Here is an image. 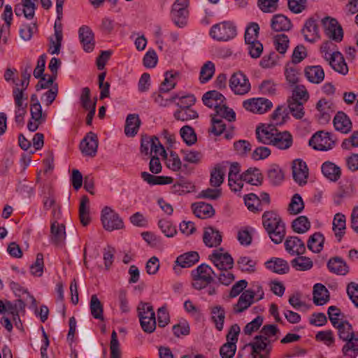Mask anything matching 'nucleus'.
<instances>
[{
	"mask_svg": "<svg viewBox=\"0 0 358 358\" xmlns=\"http://www.w3.org/2000/svg\"><path fill=\"white\" fill-rule=\"evenodd\" d=\"M262 224L275 244L282 242L286 235L285 224L275 211H265L262 215Z\"/></svg>",
	"mask_w": 358,
	"mask_h": 358,
	"instance_id": "nucleus-1",
	"label": "nucleus"
},
{
	"mask_svg": "<svg viewBox=\"0 0 358 358\" xmlns=\"http://www.w3.org/2000/svg\"><path fill=\"white\" fill-rule=\"evenodd\" d=\"M213 275H216V273L210 266L206 264L199 265L192 271V287L197 290L206 288L213 282Z\"/></svg>",
	"mask_w": 358,
	"mask_h": 358,
	"instance_id": "nucleus-2",
	"label": "nucleus"
},
{
	"mask_svg": "<svg viewBox=\"0 0 358 358\" xmlns=\"http://www.w3.org/2000/svg\"><path fill=\"white\" fill-rule=\"evenodd\" d=\"M236 34V27L229 21L216 24L211 27L210 31V36L220 41H227L234 38Z\"/></svg>",
	"mask_w": 358,
	"mask_h": 358,
	"instance_id": "nucleus-3",
	"label": "nucleus"
},
{
	"mask_svg": "<svg viewBox=\"0 0 358 358\" xmlns=\"http://www.w3.org/2000/svg\"><path fill=\"white\" fill-rule=\"evenodd\" d=\"M101 222L103 228L109 231L124 227V223L120 215L110 207L106 206L101 210Z\"/></svg>",
	"mask_w": 358,
	"mask_h": 358,
	"instance_id": "nucleus-4",
	"label": "nucleus"
},
{
	"mask_svg": "<svg viewBox=\"0 0 358 358\" xmlns=\"http://www.w3.org/2000/svg\"><path fill=\"white\" fill-rule=\"evenodd\" d=\"M188 3V0H176L172 6L171 17L178 27H184L187 24Z\"/></svg>",
	"mask_w": 358,
	"mask_h": 358,
	"instance_id": "nucleus-5",
	"label": "nucleus"
},
{
	"mask_svg": "<svg viewBox=\"0 0 358 358\" xmlns=\"http://www.w3.org/2000/svg\"><path fill=\"white\" fill-rule=\"evenodd\" d=\"M336 144L332 135L329 132L317 131L309 140V145L313 149L327 151L332 149Z\"/></svg>",
	"mask_w": 358,
	"mask_h": 358,
	"instance_id": "nucleus-6",
	"label": "nucleus"
},
{
	"mask_svg": "<svg viewBox=\"0 0 358 358\" xmlns=\"http://www.w3.org/2000/svg\"><path fill=\"white\" fill-rule=\"evenodd\" d=\"M224 249L214 250L209 256L208 259L213 265L220 271L230 270L234 266V259L228 252H223Z\"/></svg>",
	"mask_w": 358,
	"mask_h": 358,
	"instance_id": "nucleus-7",
	"label": "nucleus"
},
{
	"mask_svg": "<svg viewBox=\"0 0 358 358\" xmlns=\"http://www.w3.org/2000/svg\"><path fill=\"white\" fill-rule=\"evenodd\" d=\"M229 87L238 95H244L251 89L248 77L241 71L233 73L229 79Z\"/></svg>",
	"mask_w": 358,
	"mask_h": 358,
	"instance_id": "nucleus-8",
	"label": "nucleus"
},
{
	"mask_svg": "<svg viewBox=\"0 0 358 358\" xmlns=\"http://www.w3.org/2000/svg\"><path fill=\"white\" fill-rule=\"evenodd\" d=\"M272 343L264 340L259 335L255 336L252 342L248 344L252 348L253 358H268L272 350Z\"/></svg>",
	"mask_w": 358,
	"mask_h": 358,
	"instance_id": "nucleus-9",
	"label": "nucleus"
},
{
	"mask_svg": "<svg viewBox=\"0 0 358 358\" xmlns=\"http://www.w3.org/2000/svg\"><path fill=\"white\" fill-rule=\"evenodd\" d=\"M243 106L253 113L263 114L269 110L273 104L268 99L261 97L245 100L243 103Z\"/></svg>",
	"mask_w": 358,
	"mask_h": 358,
	"instance_id": "nucleus-10",
	"label": "nucleus"
},
{
	"mask_svg": "<svg viewBox=\"0 0 358 358\" xmlns=\"http://www.w3.org/2000/svg\"><path fill=\"white\" fill-rule=\"evenodd\" d=\"M278 129L273 124H262L256 128V137L259 142L271 145Z\"/></svg>",
	"mask_w": 358,
	"mask_h": 358,
	"instance_id": "nucleus-11",
	"label": "nucleus"
},
{
	"mask_svg": "<svg viewBox=\"0 0 358 358\" xmlns=\"http://www.w3.org/2000/svg\"><path fill=\"white\" fill-rule=\"evenodd\" d=\"M322 22L324 27L325 34L329 38L336 42L342 41L343 37V29L336 19L326 17L322 20Z\"/></svg>",
	"mask_w": 358,
	"mask_h": 358,
	"instance_id": "nucleus-12",
	"label": "nucleus"
},
{
	"mask_svg": "<svg viewBox=\"0 0 358 358\" xmlns=\"http://www.w3.org/2000/svg\"><path fill=\"white\" fill-rule=\"evenodd\" d=\"M98 145L97 135L92 131H90L81 141L80 148L83 155L94 157L97 152Z\"/></svg>",
	"mask_w": 358,
	"mask_h": 358,
	"instance_id": "nucleus-13",
	"label": "nucleus"
},
{
	"mask_svg": "<svg viewBox=\"0 0 358 358\" xmlns=\"http://www.w3.org/2000/svg\"><path fill=\"white\" fill-rule=\"evenodd\" d=\"M78 37L85 52H90L94 50L95 46L94 34L90 27L81 26L78 29Z\"/></svg>",
	"mask_w": 358,
	"mask_h": 358,
	"instance_id": "nucleus-14",
	"label": "nucleus"
},
{
	"mask_svg": "<svg viewBox=\"0 0 358 358\" xmlns=\"http://www.w3.org/2000/svg\"><path fill=\"white\" fill-rule=\"evenodd\" d=\"M292 176L294 181L300 186L307 182L308 169L305 162L300 159H295L292 164Z\"/></svg>",
	"mask_w": 358,
	"mask_h": 358,
	"instance_id": "nucleus-15",
	"label": "nucleus"
},
{
	"mask_svg": "<svg viewBox=\"0 0 358 358\" xmlns=\"http://www.w3.org/2000/svg\"><path fill=\"white\" fill-rule=\"evenodd\" d=\"M255 292H253L251 289L243 292L237 303L233 305V312L238 314L246 310L255 302Z\"/></svg>",
	"mask_w": 358,
	"mask_h": 358,
	"instance_id": "nucleus-16",
	"label": "nucleus"
},
{
	"mask_svg": "<svg viewBox=\"0 0 358 358\" xmlns=\"http://www.w3.org/2000/svg\"><path fill=\"white\" fill-rule=\"evenodd\" d=\"M285 250L291 255H301L306 252V246L297 236H288L285 241Z\"/></svg>",
	"mask_w": 358,
	"mask_h": 358,
	"instance_id": "nucleus-17",
	"label": "nucleus"
},
{
	"mask_svg": "<svg viewBox=\"0 0 358 358\" xmlns=\"http://www.w3.org/2000/svg\"><path fill=\"white\" fill-rule=\"evenodd\" d=\"M199 260V255L197 252L191 251L186 252L183 255L178 256L176 259V265L174 266L173 270L178 273L180 267L189 268L198 262Z\"/></svg>",
	"mask_w": 358,
	"mask_h": 358,
	"instance_id": "nucleus-18",
	"label": "nucleus"
},
{
	"mask_svg": "<svg viewBox=\"0 0 358 358\" xmlns=\"http://www.w3.org/2000/svg\"><path fill=\"white\" fill-rule=\"evenodd\" d=\"M222 241L221 233L213 227H208L204 229L203 241L208 248L219 246Z\"/></svg>",
	"mask_w": 358,
	"mask_h": 358,
	"instance_id": "nucleus-19",
	"label": "nucleus"
},
{
	"mask_svg": "<svg viewBox=\"0 0 358 358\" xmlns=\"http://www.w3.org/2000/svg\"><path fill=\"white\" fill-rule=\"evenodd\" d=\"M329 271L334 274L345 275L349 273V266L345 261L341 257H331L327 264Z\"/></svg>",
	"mask_w": 358,
	"mask_h": 358,
	"instance_id": "nucleus-20",
	"label": "nucleus"
},
{
	"mask_svg": "<svg viewBox=\"0 0 358 358\" xmlns=\"http://www.w3.org/2000/svg\"><path fill=\"white\" fill-rule=\"evenodd\" d=\"M22 94L19 92L15 96V122L17 127H22L24 124V117L27 114V103L22 101Z\"/></svg>",
	"mask_w": 358,
	"mask_h": 358,
	"instance_id": "nucleus-21",
	"label": "nucleus"
},
{
	"mask_svg": "<svg viewBox=\"0 0 358 358\" xmlns=\"http://www.w3.org/2000/svg\"><path fill=\"white\" fill-rule=\"evenodd\" d=\"M333 123L335 129L343 134H348L352 130V122L349 117L343 111H339L336 114Z\"/></svg>",
	"mask_w": 358,
	"mask_h": 358,
	"instance_id": "nucleus-22",
	"label": "nucleus"
},
{
	"mask_svg": "<svg viewBox=\"0 0 358 358\" xmlns=\"http://www.w3.org/2000/svg\"><path fill=\"white\" fill-rule=\"evenodd\" d=\"M302 34L305 40L310 43H314L320 38L318 26L315 19L310 17L306 20Z\"/></svg>",
	"mask_w": 358,
	"mask_h": 358,
	"instance_id": "nucleus-23",
	"label": "nucleus"
},
{
	"mask_svg": "<svg viewBox=\"0 0 358 358\" xmlns=\"http://www.w3.org/2000/svg\"><path fill=\"white\" fill-rule=\"evenodd\" d=\"M293 143V138L292 134L287 131H280L275 134V138L271 143V145L275 147L279 150H287L289 149Z\"/></svg>",
	"mask_w": 358,
	"mask_h": 358,
	"instance_id": "nucleus-24",
	"label": "nucleus"
},
{
	"mask_svg": "<svg viewBox=\"0 0 358 358\" xmlns=\"http://www.w3.org/2000/svg\"><path fill=\"white\" fill-rule=\"evenodd\" d=\"M225 100V97L216 90L208 91L206 92L202 97L203 104L210 108H217V106L224 103Z\"/></svg>",
	"mask_w": 358,
	"mask_h": 358,
	"instance_id": "nucleus-25",
	"label": "nucleus"
},
{
	"mask_svg": "<svg viewBox=\"0 0 358 358\" xmlns=\"http://www.w3.org/2000/svg\"><path fill=\"white\" fill-rule=\"evenodd\" d=\"M307 80L314 84L321 83L324 78V72L320 66H308L304 69Z\"/></svg>",
	"mask_w": 358,
	"mask_h": 358,
	"instance_id": "nucleus-26",
	"label": "nucleus"
},
{
	"mask_svg": "<svg viewBox=\"0 0 358 358\" xmlns=\"http://www.w3.org/2000/svg\"><path fill=\"white\" fill-rule=\"evenodd\" d=\"M180 73L177 71H167L164 73V80L159 87L160 92H169L176 87Z\"/></svg>",
	"mask_w": 358,
	"mask_h": 358,
	"instance_id": "nucleus-27",
	"label": "nucleus"
},
{
	"mask_svg": "<svg viewBox=\"0 0 358 358\" xmlns=\"http://www.w3.org/2000/svg\"><path fill=\"white\" fill-rule=\"evenodd\" d=\"M265 266L278 274H285L289 271L287 262L281 258L273 257L265 263Z\"/></svg>",
	"mask_w": 358,
	"mask_h": 358,
	"instance_id": "nucleus-28",
	"label": "nucleus"
},
{
	"mask_svg": "<svg viewBox=\"0 0 358 358\" xmlns=\"http://www.w3.org/2000/svg\"><path fill=\"white\" fill-rule=\"evenodd\" d=\"M330 299L329 292L324 285L317 283L313 287V302L317 306H322Z\"/></svg>",
	"mask_w": 358,
	"mask_h": 358,
	"instance_id": "nucleus-29",
	"label": "nucleus"
},
{
	"mask_svg": "<svg viewBox=\"0 0 358 358\" xmlns=\"http://www.w3.org/2000/svg\"><path fill=\"white\" fill-rule=\"evenodd\" d=\"M323 175L330 181L336 182L341 176L339 166L331 162H325L321 167Z\"/></svg>",
	"mask_w": 358,
	"mask_h": 358,
	"instance_id": "nucleus-30",
	"label": "nucleus"
},
{
	"mask_svg": "<svg viewBox=\"0 0 358 358\" xmlns=\"http://www.w3.org/2000/svg\"><path fill=\"white\" fill-rule=\"evenodd\" d=\"M271 26L275 31H289L292 28L291 20L282 14H277L273 16Z\"/></svg>",
	"mask_w": 358,
	"mask_h": 358,
	"instance_id": "nucleus-31",
	"label": "nucleus"
},
{
	"mask_svg": "<svg viewBox=\"0 0 358 358\" xmlns=\"http://www.w3.org/2000/svg\"><path fill=\"white\" fill-rule=\"evenodd\" d=\"M194 214L201 219H206L215 215V210L212 205L204 202H198L192 204Z\"/></svg>",
	"mask_w": 358,
	"mask_h": 358,
	"instance_id": "nucleus-32",
	"label": "nucleus"
},
{
	"mask_svg": "<svg viewBox=\"0 0 358 358\" xmlns=\"http://www.w3.org/2000/svg\"><path fill=\"white\" fill-rule=\"evenodd\" d=\"M225 314V310L222 306L217 305L210 308L211 320L219 331L224 328Z\"/></svg>",
	"mask_w": 358,
	"mask_h": 358,
	"instance_id": "nucleus-33",
	"label": "nucleus"
},
{
	"mask_svg": "<svg viewBox=\"0 0 358 358\" xmlns=\"http://www.w3.org/2000/svg\"><path fill=\"white\" fill-rule=\"evenodd\" d=\"M141 120L137 114H129L126 118L124 133L127 136H134L139 129Z\"/></svg>",
	"mask_w": 358,
	"mask_h": 358,
	"instance_id": "nucleus-34",
	"label": "nucleus"
},
{
	"mask_svg": "<svg viewBox=\"0 0 358 358\" xmlns=\"http://www.w3.org/2000/svg\"><path fill=\"white\" fill-rule=\"evenodd\" d=\"M51 241L55 245L63 243L66 238L65 226L53 221L50 226Z\"/></svg>",
	"mask_w": 358,
	"mask_h": 358,
	"instance_id": "nucleus-35",
	"label": "nucleus"
},
{
	"mask_svg": "<svg viewBox=\"0 0 358 358\" xmlns=\"http://www.w3.org/2000/svg\"><path fill=\"white\" fill-rule=\"evenodd\" d=\"M242 180L247 183L258 186L262 183L263 176L257 168H250L242 173Z\"/></svg>",
	"mask_w": 358,
	"mask_h": 358,
	"instance_id": "nucleus-36",
	"label": "nucleus"
},
{
	"mask_svg": "<svg viewBox=\"0 0 358 358\" xmlns=\"http://www.w3.org/2000/svg\"><path fill=\"white\" fill-rule=\"evenodd\" d=\"M329 64L336 71L345 75L348 71V66L341 53L339 52L331 54Z\"/></svg>",
	"mask_w": 358,
	"mask_h": 358,
	"instance_id": "nucleus-37",
	"label": "nucleus"
},
{
	"mask_svg": "<svg viewBox=\"0 0 358 358\" xmlns=\"http://www.w3.org/2000/svg\"><path fill=\"white\" fill-rule=\"evenodd\" d=\"M141 176L142 179L150 185H168L171 184L173 181L171 177L164 176H156L146 171L141 172Z\"/></svg>",
	"mask_w": 358,
	"mask_h": 358,
	"instance_id": "nucleus-38",
	"label": "nucleus"
},
{
	"mask_svg": "<svg viewBox=\"0 0 358 358\" xmlns=\"http://www.w3.org/2000/svg\"><path fill=\"white\" fill-rule=\"evenodd\" d=\"M324 243V235L320 232H315L309 237L307 242V247L312 252L319 253L323 249Z\"/></svg>",
	"mask_w": 358,
	"mask_h": 358,
	"instance_id": "nucleus-39",
	"label": "nucleus"
},
{
	"mask_svg": "<svg viewBox=\"0 0 358 358\" xmlns=\"http://www.w3.org/2000/svg\"><path fill=\"white\" fill-rule=\"evenodd\" d=\"M345 217L341 213H337L333 220V231L338 241L340 242L345 231Z\"/></svg>",
	"mask_w": 358,
	"mask_h": 358,
	"instance_id": "nucleus-40",
	"label": "nucleus"
},
{
	"mask_svg": "<svg viewBox=\"0 0 358 358\" xmlns=\"http://www.w3.org/2000/svg\"><path fill=\"white\" fill-rule=\"evenodd\" d=\"M267 177L273 185H279L284 180V173L281 168L275 164H271L267 171Z\"/></svg>",
	"mask_w": 358,
	"mask_h": 358,
	"instance_id": "nucleus-41",
	"label": "nucleus"
},
{
	"mask_svg": "<svg viewBox=\"0 0 358 358\" xmlns=\"http://www.w3.org/2000/svg\"><path fill=\"white\" fill-rule=\"evenodd\" d=\"M226 167L220 164H217L210 173V183L214 187H220L224 178Z\"/></svg>",
	"mask_w": 358,
	"mask_h": 358,
	"instance_id": "nucleus-42",
	"label": "nucleus"
},
{
	"mask_svg": "<svg viewBox=\"0 0 358 358\" xmlns=\"http://www.w3.org/2000/svg\"><path fill=\"white\" fill-rule=\"evenodd\" d=\"M244 201L248 209L252 213H257L264 210L259 197L254 193L245 195Z\"/></svg>",
	"mask_w": 358,
	"mask_h": 358,
	"instance_id": "nucleus-43",
	"label": "nucleus"
},
{
	"mask_svg": "<svg viewBox=\"0 0 358 358\" xmlns=\"http://www.w3.org/2000/svg\"><path fill=\"white\" fill-rule=\"evenodd\" d=\"M344 341H346V343L342 349L343 354L350 358H356L358 354V333L355 334L354 337Z\"/></svg>",
	"mask_w": 358,
	"mask_h": 358,
	"instance_id": "nucleus-44",
	"label": "nucleus"
},
{
	"mask_svg": "<svg viewBox=\"0 0 358 358\" xmlns=\"http://www.w3.org/2000/svg\"><path fill=\"white\" fill-rule=\"evenodd\" d=\"M89 203V198L86 195L81 198L79 206V217L80 222L83 226L88 225L91 221Z\"/></svg>",
	"mask_w": 358,
	"mask_h": 358,
	"instance_id": "nucleus-45",
	"label": "nucleus"
},
{
	"mask_svg": "<svg viewBox=\"0 0 358 358\" xmlns=\"http://www.w3.org/2000/svg\"><path fill=\"white\" fill-rule=\"evenodd\" d=\"M259 333V336L262 338L273 343L278 339L277 334L280 333V330L275 324H265Z\"/></svg>",
	"mask_w": 358,
	"mask_h": 358,
	"instance_id": "nucleus-46",
	"label": "nucleus"
},
{
	"mask_svg": "<svg viewBox=\"0 0 358 358\" xmlns=\"http://www.w3.org/2000/svg\"><path fill=\"white\" fill-rule=\"evenodd\" d=\"M215 113L211 117H217L220 119H225L229 122H234L236 120V113L233 109L228 108L226 104L222 103L217 108H215Z\"/></svg>",
	"mask_w": 358,
	"mask_h": 358,
	"instance_id": "nucleus-47",
	"label": "nucleus"
},
{
	"mask_svg": "<svg viewBox=\"0 0 358 358\" xmlns=\"http://www.w3.org/2000/svg\"><path fill=\"white\" fill-rule=\"evenodd\" d=\"M194 188L195 187L191 181L181 178L171 187V190L173 193L180 195L194 192Z\"/></svg>",
	"mask_w": 358,
	"mask_h": 358,
	"instance_id": "nucleus-48",
	"label": "nucleus"
},
{
	"mask_svg": "<svg viewBox=\"0 0 358 358\" xmlns=\"http://www.w3.org/2000/svg\"><path fill=\"white\" fill-rule=\"evenodd\" d=\"M298 256L291 261V265L295 270L305 271L313 268V263L309 257L302 256V255Z\"/></svg>",
	"mask_w": 358,
	"mask_h": 358,
	"instance_id": "nucleus-49",
	"label": "nucleus"
},
{
	"mask_svg": "<svg viewBox=\"0 0 358 358\" xmlns=\"http://www.w3.org/2000/svg\"><path fill=\"white\" fill-rule=\"evenodd\" d=\"M90 308L92 315L95 319L103 320V307L96 294L91 296Z\"/></svg>",
	"mask_w": 358,
	"mask_h": 358,
	"instance_id": "nucleus-50",
	"label": "nucleus"
},
{
	"mask_svg": "<svg viewBox=\"0 0 358 358\" xmlns=\"http://www.w3.org/2000/svg\"><path fill=\"white\" fill-rule=\"evenodd\" d=\"M339 338L344 341L355 336L357 332L352 331V325L348 321H341L336 327Z\"/></svg>",
	"mask_w": 358,
	"mask_h": 358,
	"instance_id": "nucleus-51",
	"label": "nucleus"
},
{
	"mask_svg": "<svg viewBox=\"0 0 358 358\" xmlns=\"http://www.w3.org/2000/svg\"><path fill=\"white\" fill-rule=\"evenodd\" d=\"M173 117L176 120L185 122L197 118L199 117V114L196 110L192 108H179V109L174 112Z\"/></svg>",
	"mask_w": 358,
	"mask_h": 358,
	"instance_id": "nucleus-52",
	"label": "nucleus"
},
{
	"mask_svg": "<svg viewBox=\"0 0 358 358\" xmlns=\"http://www.w3.org/2000/svg\"><path fill=\"white\" fill-rule=\"evenodd\" d=\"M292 228L296 233L303 234L310 228V222L307 217L301 215L293 220Z\"/></svg>",
	"mask_w": 358,
	"mask_h": 358,
	"instance_id": "nucleus-53",
	"label": "nucleus"
},
{
	"mask_svg": "<svg viewBox=\"0 0 358 358\" xmlns=\"http://www.w3.org/2000/svg\"><path fill=\"white\" fill-rule=\"evenodd\" d=\"M215 64L210 62H206L201 67L200 71L199 80L201 83L208 82L215 73Z\"/></svg>",
	"mask_w": 358,
	"mask_h": 358,
	"instance_id": "nucleus-54",
	"label": "nucleus"
},
{
	"mask_svg": "<svg viewBox=\"0 0 358 358\" xmlns=\"http://www.w3.org/2000/svg\"><path fill=\"white\" fill-rule=\"evenodd\" d=\"M180 134L188 145H192L196 142V135L193 128L189 125L183 126L180 130Z\"/></svg>",
	"mask_w": 358,
	"mask_h": 358,
	"instance_id": "nucleus-55",
	"label": "nucleus"
},
{
	"mask_svg": "<svg viewBox=\"0 0 358 358\" xmlns=\"http://www.w3.org/2000/svg\"><path fill=\"white\" fill-rule=\"evenodd\" d=\"M299 69L296 66V64L292 63L286 66L285 76L289 85H294L299 82Z\"/></svg>",
	"mask_w": 358,
	"mask_h": 358,
	"instance_id": "nucleus-56",
	"label": "nucleus"
},
{
	"mask_svg": "<svg viewBox=\"0 0 358 358\" xmlns=\"http://www.w3.org/2000/svg\"><path fill=\"white\" fill-rule=\"evenodd\" d=\"M309 99V94L303 85H296L292 91L290 100L302 102L305 103Z\"/></svg>",
	"mask_w": 358,
	"mask_h": 358,
	"instance_id": "nucleus-57",
	"label": "nucleus"
},
{
	"mask_svg": "<svg viewBox=\"0 0 358 358\" xmlns=\"http://www.w3.org/2000/svg\"><path fill=\"white\" fill-rule=\"evenodd\" d=\"M303 103L288 99V108L292 115L296 119H301L305 114Z\"/></svg>",
	"mask_w": 358,
	"mask_h": 358,
	"instance_id": "nucleus-58",
	"label": "nucleus"
},
{
	"mask_svg": "<svg viewBox=\"0 0 358 358\" xmlns=\"http://www.w3.org/2000/svg\"><path fill=\"white\" fill-rule=\"evenodd\" d=\"M237 264L242 271L254 273L257 262L249 257H241L237 261Z\"/></svg>",
	"mask_w": 358,
	"mask_h": 358,
	"instance_id": "nucleus-59",
	"label": "nucleus"
},
{
	"mask_svg": "<svg viewBox=\"0 0 358 358\" xmlns=\"http://www.w3.org/2000/svg\"><path fill=\"white\" fill-rule=\"evenodd\" d=\"M183 154V160L194 164H199L203 159V154L200 151L196 150H182Z\"/></svg>",
	"mask_w": 358,
	"mask_h": 358,
	"instance_id": "nucleus-60",
	"label": "nucleus"
},
{
	"mask_svg": "<svg viewBox=\"0 0 358 358\" xmlns=\"http://www.w3.org/2000/svg\"><path fill=\"white\" fill-rule=\"evenodd\" d=\"M288 36L284 34L276 35L274 38L275 49L280 54H285L289 46Z\"/></svg>",
	"mask_w": 358,
	"mask_h": 358,
	"instance_id": "nucleus-61",
	"label": "nucleus"
},
{
	"mask_svg": "<svg viewBox=\"0 0 358 358\" xmlns=\"http://www.w3.org/2000/svg\"><path fill=\"white\" fill-rule=\"evenodd\" d=\"M110 358H120V344L117 339V334L115 330L111 333L110 342Z\"/></svg>",
	"mask_w": 358,
	"mask_h": 358,
	"instance_id": "nucleus-62",
	"label": "nucleus"
},
{
	"mask_svg": "<svg viewBox=\"0 0 358 358\" xmlns=\"http://www.w3.org/2000/svg\"><path fill=\"white\" fill-rule=\"evenodd\" d=\"M259 31V27L256 22H251L246 28L245 32V41L250 43L257 41Z\"/></svg>",
	"mask_w": 358,
	"mask_h": 358,
	"instance_id": "nucleus-63",
	"label": "nucleus"
},
{
	"mask_svg": "<svg viewBox=\"0 0 358 358\" xmlns=\"http://www.w3.org/2000/svg\"><path fill=\"white\" fill-rule=\"evenodd\" d=\"M304 208V203L299 194H295L289 205V210L291 213L296 215L300 213Z\"/></svg>",
	"mask_w": 358,
	"mask_h": 358,
	"instance_id": "nucleus-64",
	"label": "nucleus"
}]
</instances>
